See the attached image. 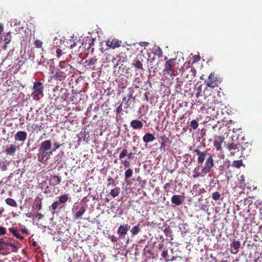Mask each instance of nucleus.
<instances>
[{
  "mask_svg": "<svg viewBox=\"0 0 262 262\" xmlns=\"http://www.w3.org/2000/svg\"><path fill=\"white\" fill-rule=\"evenodd\" d=\"M198 156V166L193 170V178L204 177L214 166L213 156L207 151L196 149L193 151Z\"/></svg>",
  "mask_w": 262,
  "mask_h": 262,
  "instance_id": "obj_1",
  "label": "nucleus"
},
{
  "mask_svg": "<svg viewBox=\"0 0 262 262\" xmlns=\"http://www.w3.org/2000/svg\"><path fill=\"white\" fill-rule=\"evenodd\" d=\"M58 67L60 69H66V70H61L59 69L52 67L50 68V78L57 80L62 81L72 73V66L65 60L59 62Z\"/></svg>",
  "mask_w": 262,
  "mask_h": 262,
  "instance_id": "obj_2",
  "label": "nucleus"
},
{
  "mask_svg": "<svg viewBox=\"0 0 262 262\" xmlns=\"http://www.w3.org/2000/svg\"><path fill=\"white\" fill-rule=\"evenodd\" d=\"M43 86L40 81H35L33 84V92L32 93V96L34 98H37L39 96L43 95Z\"/></svg>",
  "mask_w": 262,
  "mask_h": 262,
  "instance_id": "obj_3",
  "label": "nucleus"
},
{
  "mask_svg": "<svg viewBox=\"0 0 262 262\" xmlns=\"http://www.w3.org/2000/svg\"><path fill=\"white\" fill-rule=\"evenodd\" d=\"M219 83H220V81L216 75L214 73H210L206 81L207 85L210 88H215L217 86Z\"/></svg>",
  "mask_w": 262,
  "mask_h": 262,
  "instance_id": "obj_4",
  "label": "nucleus"
},
{
  "mask_svg": "<svg viewBox=\"0 0 262 262\" xmlns=\"http://www.w3.org/2000/svg\"><path fill=\"white\" fill-rule=\"evenodd\" d=\"M175 59H170L166 61L164 65V74H167L170 75H172L174 73L172 68L174 66Z\"/></svg>",
  "mask_w": 262,
  "mask_h": 262,
  "instance_id": "obj_5",
  "label": "nucleus"
},
{
  "mask_svg": "<svg viewBox=\"0 0 262 262\" xmlns=\"http://www.w3.org/2000/svg\"><path fill=\"white\" fill-rule=\"evenodd\" d=\"M240 147V146L238 144H234L233 143L228 144L227 145V148L229 150H233L231 151L230 152V155L231 156H234L235 154H237V155L238 156L241 154V152H239V148Z\"/></svg>",
  "mask_w": 262,
  "mask_h": 262,
  "instance_id": "obj_6",
  "label": "nucleus"
},
{
  "mask_svg": "<svg viewBox=\"0 0 262 262\" xmlns=\"http://www.w3.org/2000/svg\"><path fill=\"white\" fill-rule=\"evenodd\" d=\"M130 225H129L128 224H124L123 225H121L118 228L117 231V233L119 237H122L127 234Z\"/></svg>",
  "mask_w": 262,
  "mask_h": 262,
  "instance_id": "obj_7",
  "label": "nucleus"
},
{
  "mask_svg": "<svg viewBox=\"0 0 262 262\" xmlns=\"http://www.w3.org/2000/svg\"><path fill=\"white\" fill-rule=\"evenodd\" d=\"M224 138L223 137H216L214 138L213 145L217 151H221L222 149V144L224 142Z\"/></svg>",
  "mask_w": 262,
  "mask_h": 262,
  "instance_id": "obj_8",
  "label": "nucleus"
},
{
  "mask_svg": "<svg viewBox=\"0 0 262 262\" xmlns=\"http://www.w3.org/2000/svg\"><path fill=\"white\" fill-rule=\"evenodd\" d=\"M27 138V133L24 131L17 132L15 136L14 139L16 141L24 142Z\"/></svg>",
  "mask_w": 262,
  "mask_h": 262,
  "instance_id": "obj_9",
  "label": "nucleus"
},
{
  "mask_svg": "<svg viewBox=\"0 0 262 262\" xmlns=\"http://www.w3.org/2000/svg\"><path fill=\"white\" fill-rule=\"evenodd\" d=\"M50 154H48L47 151L41 149H39V153L38 154V160L42 163L48 160V156Z\"/></svg>",
  "mask_w": 262,
  "mask_h": 262,
  "instance_id": "obj_10",
  "label": "nucleus"
},
{
  "mask_svg": "<svg viewBox=\"0 0 262 262\" xmlns=\"http://www.w3.org/2000/svg\"><path fill=\"white\" fill-rule=\"evenodd\" d=\"M241 247V243L239 241H233L230 244V252L231 253L236 254L238 253Z\"/></svg>",
  "mask_w": 262,
  "mask_h": 262,
  "instance_id": "obj_11",
  "label": "nucleus"
},
{
  "mask_svg": "<svg viewBox=\"0 0 262 262\" xmlns=\"http://www.w3.org/2000/svg\"><path fill=\"white\" fill-rule=\"evenodd\" d=\"M159 139V142L160 143V148L164 149L166 146V143L169 142L168 137L166 135H163L160 136Z\"/></svg>",
  "mask_w": 262,
  "mask_h": 262,
  "instance_id": "obj_12",
  "label": "nucleus"
},
{
  "mask_svg": "<svg viewBox=\"0 0 262 262\" xmlns=\"http://www.w3.org/2000/svg\"><path fill=\"white\" fill-rule=\"evenodd\" d=\"M106 45L111 48L115 49L120 47V42L118 39L114 38L112 40H107L106 42Z\"/></svg>",
  "mask_w": 262,
  "mask_h": 262,
  "instance_id": "obj_13",
  "label": "nucleus"
},
{
  "mask_svg": "<svg viewBox=\"0 0 262 262\" xmlns=\"http://www.w3.org/2000/svg\"><path fill=\"white\" fill-rule=\"evenodd\" d=\"M97 62V59L96 57H92L89 59L86 60L85 63L88 68L93 70H95V64Z\"/></svg>",
  "mask_w": 262,
  "mask_h": 262,
  "instance_id": "obj_14",
  "label": "nucleus"
},
{
  "mask_svg": "<svg viewBox=\"0 0 262 262\" xmlns=\"http://www.w3.org/2000/svg\"><path fill=\"white\" fill-rule=\"evenodd\" d=\"M130 124L131 127L136 129H140L143 126V123L141 121L137 119L133 120L130 122Z\"/></svg>",
  "mask_w": 262,
  "mask_h": 262,
  "instance_id": "obj_15",
  "label": "nucleus"
},
{
  "mask_svg": "<svg viewBox=\"0 0 262 262\" xmlns=\"http://www.w3.org/2000/svg\"><path fill=\"white\" fill-rule=\"evenodd\" d=\"M182 197L180 195H174L171 199V203L177 206L181 205L183 203Z\"/></svg>",
  "mask_w": 262,
  "mask_h": 262,
  "instance_id": "obj_16",
  "label": "nucleus"
},
{
  "mask_svg": "<svg viewBox=\"0 0 262 262\" xmlns=\"http://www.w3.org/2000/svg\"><path fill=\"white\" fill-rule=\"evenodd\" d=\"M51 141L49 140H45L41 143L40 149L48 151L51 147Z\"/></svg>",
  "mask_w": 262,
  "mask_h": 262,
  "instance_id": "obj_17",
  "label": "nucleus"
},
{
  "mask_svg": "<svg viewBox=\"0 0 262 262\" xmlns=\"http://www.w3.org/2000/svg\"><path fill=\"white\" fill-rule=\"evenodd\" d=\"M155 136L151 133L145 134L143 137V141L144 143H147L155 140Z\"/></svg>",
  "mask_w": 262,
  "mask_h": 262,
  "instance_id": "obj_18",
  "label": "nucleus"
},
{
  "mask_svg": "<svg viewBox=\"0 0 262 262\" xmlns=\"http://www.w3.org/2000/svg\"><path fill=\"white\" fill-rule=\"evenodd\" d=\"M85 211L86 210L85 207L84 206H81L79 209V210H78L75 213L74 215V219H78L80 217H81V216L84 213Z\"/></svg>",
  "mask_w": 262,
  "mask_h": 262,
  "instance_id": "obj_19",
  "label": "nucleus"
},
{
  "mask_svg": "<svg viewBox=\"0 0 262 262\" xmlns=\"http://www.w3.org/2000/svg\"><path fill=\"white\" fill-rule=\"evenodd\" d=\"M124 179L127 184H129L128 179L131 178L133 174V171L131 168H128L124 173Z\"/></svg>",
  "mask_w": 262,
  "mask_h": 262,
  "instance_id": "obj_20",
  "label": "nucleus"
},
{
  "mask_svg": "<svg viewBox=\"0 0 262 262\" xmlns=\"http://www.w3.org/2000/svg\"><path fill=\"white\" fill-rule=\"evenodd\" d=\"M16 151V147L14 145L11 144L5 150V152L7 155H13Z\"/></svg>",
  "mask_w": 262,
  "mask_h": 262,
  "instance_id": "obj_21",
  "label": "nucleus"
},
{
  "mask_svg": "<svg viewBox=\"0 0 262 262\" xmlns=\"http://www.w3.org/2000/svg\"><path fill=\"white\" fill-rule=\"evenodd\" d=\"M134 155V153L132 152L127 154V151L126 149H123L121 152L120 154L119 157L120 159H122L124 158L126 156H127L128 159L132 158Z\"/></svg>",
  "mask_w": 262,
  "mask_h": 262,
  "instance_id": "obj_22",
  "label": "nucleus"
},
{
  "mask_svg": "<svg viewBox=\"0 0 262 262\" xmlns=\"http://www.w3.org/2000/svg\"><path fill=\"white\" fill-rule=\"evenodd\" d=\"M59 205V202L58 201H55L53 202V203L49 207V209L51 211L53 214H54L56 213V210L58 208Z\"/></svg>",
  "mask_w": 262,
  "mask_h": 262,
  "instance_id": "obj_23",
  "label": "nucleus"
},
{
  "mask_svg": "<svg viewBox=\"0 0 262 262\" xmlns=\"http://www.w3.org/2000/svg\"><path fill=\"white\" fill-rule=\"evenodd\" d=\"M9 230L12 234L15 236L16 238L23 239L24 238L23 236H21L17 231V230L15 229L14 228H10Z\"/></svg>",
  "mask_w": 262,
  "mask_h": 262,
  "instance_id": "obj_24",
  "label": "nucleus"
},
{
  "mask_svg": "<svg viewBox=\"0 0 262 262\" xmlns=\"http://www.w3.org/2000/svg\"><path fill=\"white\" fill-rule=\"evenodd\" d=\"M120 192V188L119 187H116L111 190L110 194L114 198L117 196Z\"/></svg>",
  "mask_w": 262,
  "mask_h": 262,
  "instance_id": "obj_25",
  "label": "nucleus"
},
{
  "mask_svg": "<svg viewBox=\"0 0 262 262\" xmlns=\"http://www.w3.org/2000/svg\"><path fill=\"white\" fill-rule=\"evenodd\" d=\"M141 231V228L140 225H138L135 226L133 227L132 229L130 230V232L132 235L135 236L137 235Z\"/></svg>",
  "mask_w": 262,
  "mask_h": 262,
  "instance_id": "obj_26",
  "label": "nucleus"
},
{
  "mask_svg": "<svg viewBox=\"0 0 262 262\" xmlns=\"http://www.w3.org/2000/svg\"><path fill=\"white\" fill-rule=\"evenodd\" d=\"M133 98V96L132 95H130L129 96H128V98H127L126 97H124L123 99H122V104L123 103H124L125 106L124 107V108L125 109H127L129 107V104H128V102L129 101V100H130V99Z\"/></svg>",
  "mask_w": 262,
  "mask_h": 262,
  "instance_id": "obj_27",
  "label": "nucleus"
},
{
  "mask_svg": "<svg viewBox=\"0 0 262 262\" xmlns=\"http://www.w3.org/2000/svg\"><path fill=\"white\" fill-rule=\"evenodd\" d=\"M6 203L8 205L12 206V207H15L17 206V203L16 202V201L13 199H12L10 198H7L6 200Z\"/></svg>",
  "mask_w": 262,
  "mask_h": 262,
  "instance_id": "obj_28",
  "label": "nucleus"
},
{
  "mask_svg": "<svg viewBox=\"0 0 262 262\" xmlns=\"http://www.w3.org/2000/svg\"><path fill=\"white\" fill-rule=\"evenodd\" d=\"M32 128H33V130L37 133L39 132H41L43 129V127L42 126L41 124H33Z\"/></svg>",
  "mask_w": 262,
  "mask_h": 262,
  "instance_id": "obj_29",
  "label": "nucleus"
},
{
  "mask_svg": "<svg viewBox=\"0 0 262 262\" xmlns=\"http://www.w3.org/2000/svg\"><path fill=\"white\" fill-rule=\"evenodd\" d=\"M69 199L68 194L61 195L58 197V202L60 203L64 204L66 203Z\"/></svg>",
  "mask_w": 262,
  "mask_h": 262,
  "instance_id": "obj_30",
  "label": "nucleus"
},
{
  "mask_svg": "<svg viewBox=\"0 0 262 262\" xmlns=\"http://www.w3.org/2000/svg\"><path fill=\"white\" fill-rule=\"evenodd\" d=\"M7 242L3 238H0V252L7 249Z\"/></svg>",
  "mask_w": 262,
  "mask_h": 262,
  "instance_id": "obj_31",
  "label": "nucleus"
},
{
  "mask_svg": "<svg viewBox=\"0 0 262 262\" xmlns=\"http://www.w3.org/2000/svg\"><path fill=\"white\" fill-rule=\"evenodd\" d=\"M61 177L58 176H52V181L53 182V185H57L61 182Z\"/></svg>",
  "mask_w": 262,
  "mask_h": 262,
  "instance_id": "obj_32",
  "label": "nucleus"
},
{
  "mask_svg": "<svg viewBox=\"0 0 262 262\" xmlns=\"http://www.w3.org/2000/svg\"><path fill=\"white\" fill-rule=\"evenodd\" d=\"M133 65L138 69H143V64L141 61H140L139 60H134Z\"/></svg>",
  "mask_w": 262,
  "mask_h": 262,
  "instance_id": "obj_33",
  "label": "nucleus"
},
{
  "mask_svg": "<svg viewBox=\"0 0 262 262\" xmlns=\"http://www.w3.org/2000/svg\"><path fill=\"white\" fill-rule=\"evenodd\" d=\"M11 35L9 34H7V35L5 37L4 41H5V45L4 46V49L5 50L7 48V45L11 41Z\"/></svg>",
  "mask_w": 262,
  "mask_h": 262,
  "instance_id": "obj_34",
  "label": "nucleus"
},
{
  "mask_svg": "<svg viewBox=\"0 0 262 262\" xmlns=\"http://www.w3.org/2000/svg\"><path fill=\"white\" fill-rule=\"evenodd\" d=\"M35 208L38 210H40L42 209V203L41 200H36L34 203Z\"/></svg>",
  "mask_w": 262,
  "mask_h": 262,
  "instance_id": "obj_35",
  "label": "nucleus"
},
{
  "mask_svg": "<svg viewBox=\"0 0 262 262\" xmlns=\"http://www.w3.org/2000/svg\"><path fill=\"white\" fill-rule=\"evenodd\" d=\"M243 165V161L242 160H235L232 162V166L233 167L239 168Z\"/></svg>",
  "mask_w": 262,
  "mask_h": 262,
  "instance_id": "obj_36",
  "label": "nucleus"
},
{
  "mask_svg": "<svg viewBox=\"0 0 262 262\" xmlns=\"http://www.w3.org/2000/svg\"><path fill=\"white\" fill-rule=\"evenodd\" d=\"M212 198L215 201L222 200L223 198H221V195L219 192H213L212 194Z\"/></svg>",
  "mask_w": 262,
  "mask_h": 262,
  "instance_id": "obj_37",
  "label": "nucleus"
},
{
  "mask_svg": "<svg viewBox=\"0 0 262 262\" xmlns=\"http://www.w3.org/2000/svg\"><path fill=\"white\" fill-rule=\"evenodd\" d=\"M198 122L195 120H193L190 122V126L193 129H196L198 127Z\"/></svg>",
  "mask_w": 262,
  "mask_h": 262,
  "instance_id": "obj_38",
  "label": "nucleus"
},
{
  "mask_svg": "<svg viewBox=\"0 0 262 262\" xmlns=\"http://www.w3.org/2000/svg\"><path fill=\"white\" fill-rule=\"evenodd\" d=\"M164 233L166 236H171V230L169 227L165 228V229L164 230Z\"/></svg>",
  "mask_w": 262,
  "mask_h": 262,
  "instance_id": "obj_39",
  "label": "nucleus"
},
{
  "mask_svg": "<svg viewBox=\"0 0 262 262\" xmlns=\"http://www.w3.org/2000/svg\"><path fill=\"white\" fill-rule=\"evenodd\" d=\"M7 246H10V247L13 248L12 251H13V252H16L17 250V247L14 244L10 243L7 242Z\"/></svg>",
  "mask_w": 262,
  "mask_h": 262,
  "instance_id": "obj_40",
  "label": "nucleus"
},
{
  "mask_svg": "<svg viewBox=\"0 0 262 262\" xmlns=\"http://www.w3.org/2000/svg\"><path fill=\"white\" fill-rule=\"evenodd\" d=\"M121 163L123 164V165L125 167V168H128L130 167V162L127 161V160H122L121 161Z\"/></svg>",
  "mask_w": 262,
  "mask_h": 262,
  "instance_id": "obj_41",
  "label": "nucleus"
},
{
  "mask_svg": "<svg viewBox=\"0 0 262 262\" xmlns=\"http://www.w3.org/2000/svg\"><path fill=\"white\" fill-rule=\"evenodd\" d=\"M107 186H109L111 185H114L115 183V180L111 177H109L107 180Z\"/></svg>",
  "mask_w": 262,
  "mask_h": 262,
  "instance_id": "obj_42",
  "label": "nucleus"
},
{
  "mask_svg": "<svg viewBox=\"0 0 262 262\" xmlns=\"http://www.w3.org/2000/svg\"><path fill=\"white\" fill-rule=\"evenodd\" d=\"M34 45L36 47L40 48L42 47V42L39 40H36L34 42Z\"/></svg>",
  "mask_w": 262,
  "mask_h": 262,
  "instance_id": "obj_43",
  "label": "nucleus"
},
{
  "mask_svg": "<svg viewBox=\"0 0 262 262\" xmlns=\"http://www.w3.org/2000/svg\"><path fill=\"white\" fill-rule=\"evenodd\" d=\"M56 56L58 58H60L61 55L63 54L62 51L59 48H57L56 50Z\"/></svg>",
  "mask_w": 262,
  "mask_h": 262,
  "instance_id": "obj_44",
  "label": "nucleus"
},
{
  "mask_svg": "<svg viewBox=\"0 0 262 262\" xmlns=\"http://www.w3.org/2000/svg\"><path fill=\"white\" fill-rule=\"evenodd\" d=\"M108 237L113 243H116L118 241V238L114 235H108Z\"/></svg>",
  "mask_w": 262,
  "mask_h": 262,
  "instance_id": "obj_45",
  "label": "nucleus"
},
{
  "mask_svg": "<svg viewBox=\"0 0 262 262\" xmlns=\"http://www.w3.org/2000/svg\"><path fill=\"white\" fill-rule=\"evenodd\" d=\"M60 146V144L57 142H55L54 143V148L52 149V151L50 152V154H51L52 151H55L57 149H58Z\"/></svg>",
  "mask_w": 262,
  "mask_h": 262,
  "instance_id": "obj_46",
  "label": "nucleus"
},
{
  "mask_svg": "<svg viewBox=\"0 0 262 262\" xmlns=\"http://www.w3.org/2000/svg\"><path fill=\"white\" fill-rule=\"evenodd\" d=\"M94 39L92 38H89V45L87 47V49L89 50L91 48V47L92 46V45H94Z\"/></svg>",
  "mask_w": 262,
  "mask_h": 262,
  "instance_id": "obj_47",
  "label": "nucleus"
},
{
  "mask_svg": "<svg viewBox=\"0 0 262 262\" xmlns=\"http://www.w3.org/2000/svg\"><path fill=\"white\" fill-rule=\"evenodd\" d=\"M6 233V229L3 227H0V235H4Z\"/></svg>",
  "mask_w": 262,
  "mask_h": 262,
  "instance_id": "obj_48",
  "label": "nucleus"
},
{
  "mask_svg": "<svg viewBox=\"0 0 262 262\" xmlns=\"http://www.w3.org/2000/svg\"><path fill=\"white\" fill-rule=\"evenodd\" d=\"M122 103L118 107L116 108V113L117 114H120L121 112H122Z\"/></svg>",
  "mask_w": 262,
  "mask_h": 262,
  "instance_id": "obj_49",
  "label": "nucleus"
},
{
  "mask_svg": "<svg viewBox=\"0 0 262 262\" xmlns=\"http://www.w3.org/2000/svg\"><path fill=\"white\" fill-rule=\"evenodd\" d=\"M161 256L163 257V258H166L168 256V252L167 250H164Z\"/></svg>",
  "mask_w": 262,
  "mask_h": 262,
  "instance_id": "obj_50",
  "label": "nucleus"
},
{
  "mask_svg": "<svg viewBox=\"0 0 262 262\" xmlns=\"http://www.w3.org/2000/svg\"><path fill=\"white\" fill-rule=\"evenodd\" d=\"M69 44L70 45V48L73 49L76 46V43L72 40H69Z\"/></svg>",
  "mask_w": 262,
  "mask_h": 262,
  "instance_id": "obj_51",
  "label": "nucleus"
},
{
  "mask_svg": "<svg viewBox=\"0 0 262 262\" xmlns=\"http://www.w3.org/2000/svg\"><path fill=\"white\" fill-rule=\"evenodd\" d=\"M3 31V27L2 25H0V41L3 39L2 32Z\"/></svg>",
  "mask_w": 262,
  "mask_h": 262,
  "instance_id": "obj_52",
  "label": "nucleus"
},
{
  "mask_svg": "<svg viewBox=\"0 0 262 262\" xmlns=\"http://www.w3.org/2000/svg\"><path fill=\"white\" fill-rule=\"evenodd\" d=\"M206 192L205 189L204 188H200L198 190V193L201 194Z\"/></svg>",
  "mask_w": 262,
  "mask_h": 262,
  "instance_id": "obj_53",
  "label": "nucleus"
},
{
  "mask_svg": "<svg viewBox=\"0 0 262 262\" xmlns=\"http://www.w3.org/2000/svg\"><path fill=\"white\" fill-rule=\"evenodd\" d=\"M158 52H159V54H158L159 57H162L163 52H162V50L159 47L158 48Z\"/></svg>",
  "mask_w": 262,
  "mask_h": 262,
  "instance_id": "obj_54",
  "label": "nucleus"
},
{
  "mask_svg": "<svg viewBox=\"0 0 262 262\" xmlns=\"http://www.w3.org/2000/svg\"><path fill=\"white\" fill-rule=\"evenodd\" d=\"M201 92V89L200 88H198V91L197 93L195 94L196 97L197 98H198L200 96Z\"/></svg>",
  "mask_w": 262,
  "mask_h": 262,
  "instance_id": "obj_55",
  "label": "nucleus"
},
{
  "mask_svg": "<svg viewBox=\"0 0 262 262\" xmlns=\"http://www.w3.org/2000/svg\"><path fill=\"white\" fill-rule=\"evenodd\" d=\"M170 184L169 183L165 184L164 188L165 189H168L170 188Z\"/></svg>",
  "mask_w": 262,
  "mask_h": 262,
  "instance_id": "obj_56",
  "label": "nucleus"
},
{
  "mask_svg": "<svg viewBox=\"0 0 262 262\" xmlns=\"http://www.w3.org/2000/svg\"><path fill=\"white\" fill-rule=\"evenodd\" d=\"M36 216L37 217L38 219H40L42 217V215L40 213H37Z\"/></svg>",
  "mask_w": 262,
  "mask_h": 262,
  "instance_id": "obj_57",
  "label": "nucleus"
},
{
  "mask_svg": "<svg viewBox=\"0 0 262 262\" xmlns=\"http://www.w3.org/2000/svg\"><path fill=\"white\" fill-rule=\"evenodd\" d=\"M200 186V184H195L193 185V189H196L198 187H199Z\"/></svg>",
  "mask_w": 262,
  "mask_h": 262,
  "instance_id": "obj_58",
  "label": "nucleus"
},
{
  "mask_svg": "<svg viewBox=\"0 0 262 262\" xmlns=\"http://www.w3.org/2000/svg\"><path fill=\"white\" fill-rule=\"evenodd\" d=\"M199 59H200V57H199L198 56H196L194 57V60L195 61H196L197 60H198Z\"/></svg>",
  "mask_w": 262,
  "mask_h": 262,
  "instance_id": "obj_59",
  "label": "nucleus"
},
{
  "mask_svg": "<svg viewBox=\"0 0 262 262\" xmlns=\"http://www.w3.org/2000/svg\"><path fill=\"white\" fill-rule=\"evenodd\" d=\"M176 259V258L174 257V256H173L171 259L170 260H167L166 259V261H173V260H174L175 259Z\"/></svg>",
  "mask_w": 262,
  "mask_h": 262,
  "instance_id": "obj_60",
  "label": "nucleus"
},
{
  "mask_svg": "<svg viewBox=\"0 0 262 262\" xmlns=\"http://www.w3.org/2000/svg\"><path fill=\"white\" fill-rule=\"evenodd\" d=\"M232 130H233V133H235L236 130H238V131L241 130V128H236V129L233 128Z\"/></svg>",
  "mask_w": 262,
  "mask_h": 262,
  "instance_id": "obj_61",
  "label": "nucleus"
},
{
  "mask_svg": "<svg viewBox=\"0 0 262 262\" xmlns=\"http://www.w3.org/2000/svg\"><path fill=\"white\" fill-rule=\"evenodd\" d=\"M96 199H96V196H93V200H96Z\"/></svg>",
  "mask_w": 262,
  "mask_h": 262,
  "instance_id": "obj_62",
  "label": "nucleus"
},
{
  "mask_svg": "<svg viewBox=\"0 0 262 262\" xmlns=\"http://www.w3.org/2000/svg\"><path fill=\"white\" fill-rule=\"evenodd\" d=\"M260 231L262 233V226L260 227Z\"/></svg>",
  "mask_w": 262,
  "mask_h": 262,
  "instance_id": "obj_63",
  "label": "nucleus"
},
{
  "mask_svg": "<svg viewBox=\"0 0 262 262\" xmlns=\"http://www.w3.org/2000/svg\"><path fill=\"white\" fill-rule=\"evenodd\" d=\"M23 232H26V230H23Z\"/></svg>",
  "mask_w": 262,
  "mask_h": 262,
  "instance_id": "obj_64",
  "label": "nucleus"
}]
</instances>
